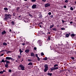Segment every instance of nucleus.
I'll return each instance as SVG.
<instances>
[{"instance_id":"a19ab883","label":"nucleus","mask_w":76,"mask_h":76,"mask_svg":"<svg viewBox=\"0 0 76 76\" xmlns=\"http://www.w3.org/2000/svg\"><path fill=\"white\" fill-rule=\"evenodd\" d=\"M50 17L51 18H53V15H51Z\"/></svg>"},{"instance_id":"8fccbe9b","label":"nucleus","mask_w":76,"mask_h":76,"mask_svg":"<svg viewBox=\"0 0 76 76\" xmlns=\"http://www.w3.org/2000/svg\"><path fill=\"white\" fill-rule=\"evenodd\" d=\"M71 58L72 59V60H75V58H74V57H72Z\"/></svg>"},{"instance_id":"4d7b16f0","label":"nucleus","mask_w":76,"mask_h":76,"mask_svg":"<svg viewBox=\"0 0 76 76\" xmlns=\"http://www.w3.org/2000/svg\"><path fill=\"white\" fill-rule=\"evenodd\" d=\"M7 61V59L5 61H4V63H5V62L6 63V61Z\"/></svg>"},{"instance_id":"f8f14e48","label":"nucleus","mask_w":76,"mask_h":76,"mask_svg":"<svg viewBox=\"0 0 76 76\" xmlns=\"http://www.w3.org/2000/svg\"><path fill=\"white\" fill-rule=\"evenodd\" d=\"M29 51V50H25V52L26 53H28Z\"/></svg>"},{"instance_id":"de8ad7c7","label":"nucleus","mask_w":76,"mask_h":76,"mask_svg":"<svg viewBox=\"0 0 76 76\" xmlns=\"http://www.w3.org/2000/svg\"><path fill=\"white\" fill-rule=\"evenodd\" d=\"M46 0H42V1H44V2H45Z\"/></svg>"},{"instance_id":"5701e85b","label":"nucleus","mask_w":76,"mask_h":76,"mask_svg":"<svg viewBox=\"0 0 76 76\" xmlns=\"http://www.w3.org/2000/svg\"><path fill=\"white\" fill-rule=\"evenodd\" d=\"M16 15V13H15V12H13V16H15Z\"/></svg>"},{"instance_id":"49530a36","label":"nucleus","mask_w":76,"mask_h":76,"mask_svg":"<svg viewBox=\"0 0 76 76\" xmlns=\"http://www.w3.org/2000/svg\"><path fill=\"white\" fill-rule=\"evenodd\" d=\"M22 45H25V43H22Z\"/></svg>"},{"instance_id":"5fc2aeb1","label":"nucleus","mask_w":76,"mask_h":76,"mask_svg":"<svg viewBox=\"0 0 76 76\" xmlns=\"http://www.w3.org/2000/svg\"><path fill=\"white\" fill-rule=\"evenodd\" d=\"M3 72H6V71L5 70H3Z\"/></svg>"},{"instance_id":"864d4df0","label":"nucleus","mask_w":76,"mask_h":76,"mask_svg":"<svg viewBox=\"0 0 76 76\" xmlns=\"http://www.w3.org/2000/svg\"><path fill=\"white\" fill-rule=\"evenodd\" d=\"M70 23L71 24H72V23H73V22H72V21H71L70 22Z\"/></svg>"},{"instance_id":"4c0bfd02","label":"nucleus","mask_w":76,"mask_h":76,"mask_svg":"<svg viewBox=\"0 0 76 76\" xmlns=\"http://www.w3.org/2000/svg\"><path fill=\"white\" fill-rule=\"evenodd\" d=\"M2 62L3 63H4V59H2Z\"/></svg>"},{"instance_id":"20e7f679","label":"nucleus","mask_w":76,"mask_h":76,"mask_svg":"<svg viewBox=\"0 0 76 76\" xmlns=\"http://www.w3.org/2000/svg\"><path fill=\"white\" fill-rule=\"evenodd\" d=\"M58 67H52L50 68L51 70V71H53V70H57V69H58Z\"/></svg>"},{"instance_id":"e2e57ef3","label":"nucleus","mask_w":76,"mask_h":76,"mask_svg":"<svg viewBox=\"0 0 76 76\" xmlns=\"http://www.w3.org/2000/svg\"><path fill=\"white\" fill-rule=\"evenodd\" d=\"M11 31H12V30H11V29H10V32H11Z\"/></svg>"},{"instance_id":"0e129e2a","label":"nucleus","mask_w":76,"mask_h":76,"mask_svg":"<svg viewBox=\"0 0 76 76\" xmlns=\"http://www.w3.org/2000/svg\"><path fill=\"white\" fill-rule=\"evenodd\" d=\"M5 51H7V52L8 51H7V50H5Z\"/></svg>"},{"instance_id":"052dcab7","label":"nucleus","mask_w":76,"mask_h":76,"mask_svg":"<svg viewBox=\"0 0 76 76\" xmlns=\"http://www.w3.org/2000/svg\"><path fill=\"white\" fill-rule=\"evenodd\" d=\"M8 51V52H7V53H10V51Z\"/></svg>"},{"instance_id":"dca6fc26","label":"nucleus","mask_w":76,"mask_h":76,"mask_svg":"<svg viewBox=\"0 0 76 76\" xmlns=\"http://www.w3.org/2000/svg\"><path fill=\"white\" fill-rule=\"evenodd\" d=\"M3 45H7V43L5 42H4L3 43Z\"/></svg>"},{"instance_id":"0eeeda50","label":"nucleus","mask_w":76,"mask_h":76,"mask_svg":"<svg viewBox=\"0 0 76 76\" xmlns=\"http://www.w3.org/2000/svg\"><path fill=\"white\" fill-rule=\"evenodd\" d=\"M6 59L7 60H13V58L10 57H6Z\"/></svg>"},{"instance_id":"e433bc0d","label":"nucleus","mask_w":76,"mask_h":76,"mask_svg":"<svg viewBox=\"0 0 76 76\" xmlns=\"http://www.w3.org/2000/svg\"><path fill=\"white\" fill-rule=\"evenodd\" d=\"M48 15H51V12H49L48 13Z\"/></svg>"},{"instance_id":"2f4dec72","label":"nucleus","mask_w":76,"mask_h":76,"mask_svg":"<svg viewBox=\"0 0 76 76\" xmlns=\"http://www.w3.org/2000/svg\"><path fill=\"white\" fill-rule=\"evenodd\" d=\"M37 58L38 61H39V60H40V58H39V57H37Z\"/></svg>"},{"instance_id":"f257e3e1","label":"nucleus","mask_w":76,"mask_h":76,"mask_svg":"<svg viewBox=\"0 0 76 76\" xmlns=\"http://www.w3.org/2000/svg\"><path fill=\"white\" fill-rule=\"evenodd\" d=\"M11 16H12V15H11L5 14V18H4L5 20H7V19H11Z\"/></svg>"},{"instance_id":"412c9836","label":"nucleus","mask_w":76,"mask_h":76,"mask_svg":"<svg viewBox=\"0 0 76 76\" xmlns=\"http://www.w3.org/2000/svg\"><path fill=\"white\" fill-rule=\"evenodd\" d=\"M19 9H20V8L19 7H18L16 8V10H17V11H18V10H19Z\"/></svg>"},{"instance_id":"603ef678","label":"nucleus","mask_w":76,"mask_h":76,"mask_svg":"<svg viewBox=\"0 0 76 76\" xmlns=\"http://www.w3.org/2000/svg\"><path fill=\"white\" fill-rule=\"evenodd\" d=\"M3 55H4V53L0 55V56H3Z\"/></svg>"},{"instance_id":"7c9ffc66","label":"nucleus","mask_w":76,"mask_h":76,"mask_svg":"<svg viewBox=\"0 0 76 76\" xmlns=\"http://www.w3.org/2000/svg\"><path fill=\"white\" fill-rule=\"evenodd\" d=\"M41 15V14H40V15H40L39 16V18H42V15Z\"/></svg>"},{"instance_id":"37998d69","label":"nucleus","mask_w":76,"mask_h":76,"mask_svg":"<svg viewBox=\"0 0 76 76\" xmlns=\"http://www.w3.org/2000/svg\"><path fill=\"white\" fill-rule=\"evenodd\" d=\"M35 56H36V57H38V54H35Z\"/></svg>"},{"instance_id":"69168bd1","label":"nucleus","mask_w":76,"mask_h":76,"mask_svg":"<svg viewBox=\"0 0 76 76\" xmlns=\"http://www.w3.org/2000/svg\"><path fill=\"white\" fill-rule=\"evenodd\" d=\"M24 1H27V0H24Z\"/></svg>"},{"instance_id":"680f3d73","label":"nucleus","mask_w":76,"mask_h":76,"mask_svg":"<svg viewBox=\"0 0 76 76\" xmlns=\"http://www.w3.org/2000/svg\"><path fill=\"white\" fill-rule=\"evenodd\" d=\"M47 34H50V32H48Z\"/></svg>"},{"instance_id":"1a4fd4ad","label":"nucleus","mask_w":76,"mask_h":76,"mask_svg":"<svg viewBox=\"0 0 76 76\" xmlns=\"http://www.w3.org/2000/svg\"><path fill=\"white\" fill-rule=\"evenodd\" d=\"M15 23H16L15 22V21H12V22L11 23V25H12V26L15 25Z\"/></svg>"},{"instance_id":"ddd939ff","label":"nucleus","mask_w":76,"mask_h":76,"mask_svg":"<svg viewBox=\"0 0 76 76\" xmlns=\"http://www.w3.org/2000/svg\"><path fill=\"white\" fill-rule=\"evenodd\" d=\"M48 75L49 76H52V73H50V72L48 73Z\"/></svg>"},{"instance_id":"79ce46f5","label":"nucleus","mask_w":76,"mask_h":76,"mask_svg":"<svg viewBox=\"0 0 76 76\" xmlns=\"http://www.w3.org/2000/svg\"><path fill=\"white\" fill-rule=\"evenodd\" d=\"M62 23H64V22H66V21H64V20H62Z\"/></svg>"},{"instance_id":"2eb2a0df","label":"nucleus","mask_w":76,"mask_h":76,"mask_svg":"<svg viewBox=\"0 0 76 76\" xmlns=\"http://www.w3.org/2000/svg\"><path fill=\"white\" fill-rule=\"evenodd\" d=\"M28 65L31 66H32V62H30L28 64Z\"/></svg>"},{"instance_id":"338daca9","label":"nucleus","mask_w":76,"mask_h":76,"mask_svg":"<svg viewBox=\"0 0 76 76\" xmlns=\"http://www.w3.org/2000/svg\"><path fill=\"white\" fill-rule=\"evenodd\" d=\"M15 61H16V62H18V61L16 60Z\"/></svg>"},{"instance_id":"774afa93","label":"nucleus","mask_w":76,"mask_h":76,"mask_svg":"<svg viewBox=\"0 0 76 76\" xmlns=\"http://www.w3.org/2000/svg\"><path fill=\"white\" fill-rule=\"evenodd\" d=\"M75 4H76V1H75Z\"/></svg>"},{"instance_id":"4468645a","label":"nucleus","mask_w":76,"mask_h":76,"mask_svg":"<svg viewBox=\"0 0 76 76\" xmlns=\"http://www.w3.org/2000/svg\"><path fill=\"white\" fill-rule=\"evenodd\" d=\"M19 51H20V54H21L22 53H23V51L21 49H19Z\"/></svg>"},{"instance_id":"b1692460","label":"nucleus","mask_w":76,"mask_h":76,"mask_svg":"<svg viewBox=\"0 0 76 76\" xmlns=\"http://www.w3.org/2000/svg\"><path fill=\"white\" fill-rule=\"evenodd\" d=\"M71 36L72 37H75V34H72Z\"/></svg>"},{"instance_id":"c9c22d12","label":"nucleus","mask_w":76,"mask_h":76,"mask_svg":"<svg viewBox=\"0 0 76 76\" xmlns=\"http://www.w3.org/2000/svg\"><path fill=\"white\" fill-rule=\"evenodd\" d=\"M0 74H3V71H0Z\"/></svg>"},{"instance_id":"c85d7f7f","label":"nucleus","mask_w":76,"mask_h":76,"mask_svg":"<svg viewBox=\"0 0 76 76\" xmlns=\"http://www.w3.org/2000/svg\"><path fill=\"white\" fill-rule=\"evenodd\" d=\"M32 2H35L36 1V0H31Z\"/></svg>"},{"instance_id":"bb28decb","label":"nucleus","mask_w":76,"mask_h":76,"mask_svg":"<svg viewBox=\"0 0 76 76\" xmlns=\"http://www.w3.org/2000/svg\"><path fill=\"white\" fill-rule=\"evenodd\" d=\"M28 61H29L30 62L31 61H32V60L31 59H28Z\"/></svg>"},{"instance_id":"f3484780","label":"nucleus","mask_w":76,"mask_h":76,"mask_svg":"<svg viewBox=\"0 0 76 76\" xmlns=\"http://www.w3.org/2000/svg\"><path fill=\"white\" fill-rule=\"evenodd\" d=\"M48 59V58L47 57H45L43 59L44 60H47Z\"/></svg>"},{"instance_id":"393cba45","label":"nucleus","mask_w":76,"mask_h":76,"mask_svg":"<svg viewBox=\"0 0 76 76\" xmlns=\"http://www.w3.org/2000/svg\"><path fill=\"white\" fill-rule=\"evenodd\" d=\"M53 31H57V28H53Z\"/></svg>"},{"instance_id":"aec40b11","label":"nucleus","mask_w":76,"mask_h":76,"mask_svg":"<svg viewBox=\"0 0 76 76\" xmlns=\"http://www.w3.org/2000/svg\"><path fill=\"white\" fill-rule=\"evenodd\" d=\"M5 66V67H8V64H6Z\"/></svg>"},{"instance_id":"4be33fe9","label":"nucleus","mask_w":76,"mask_h":76,"mask_svg":"<svg viewBox=\"0 0 76 76\" xmlns=\"http://www.w3.org/2000/svg\"><path fill=\"white\" fill-rule=\"evenodd\" d=\"M4 9L5 10H8V9L7 8H4Z\"/></svg>"},{"instance_id":"13d9d810","label":"nucleus","mask_w":76,"mask_h":76,"mask_svg":"<svg viewBox=\"0 0 76 76\" xmlns=\"http://www.w3.org/2000/svg\"><path fill=\"white\" fill-rule=\"evenodd\" d=\"M39 26V27H40V28H42V26H41V25H40Z\"/></svg>"},{"instance_id":"c756f323","label":"nucleus","mask_w":76,"mask_h":76,"mask_svg":"<svg viewBox=\"0 0 76 76\" xmlns=\"http://www.w3.org/2000/svg\"><path fill=\"white\" fill-rule=\"evenodd\" d=\"M71 10H73V8L72 7H71L70 8Z\"/></svg>"},{"instance_id":"7ed1b4c3","label":"nucleus","mask_w":76,"mask_h":76,"mask_svg":"<svg viewBox=\"0 0 76 76\" xmlns=\"http://www.w3.org/2000/svg\"><path fill=\"white\" fill-rule=\"evenodd\" d=\"M44 67H45V69H44V72H46L48 70V66L47 64H45L44 66Z\"/></svg>"},{"instance_id":"9b49d317","label":"nucleus","mask_w":76,"mask_h":76,"mask_svg":"<svg viewBox=\"0 0 76 76\" xmlns=\"http://www.w3.org/2000/svg\"><path fill=\"white\" fill-rule=\"evenodd\" d=\"M31 57H32V56L34 57V56H35V55L33 53H31Z\"/></svg>"},{"instance_id":"39448f33","label":"nucleus","mask_w":76,"mask_h":76,"mask_svg":"<svg viewBox=\"0 0 76 76\" xmlns=\"http://www.w3.org/2000/svg\"><path fill=\"white\" fill-rule=\"evenodd\" d=\"M38 44H39V46H42V41L41 40H39L37 41Z\"/></svg>"},{"instance_id":"09e8293b","label":"nucleus","mask_w":76,"mask_h":76,"mask_svg":"<svg viewBox=\"0 0 76 76\" xmlns=\"http://www.w3.org/2000/svg\"><path fill=\"white\" fill-rule=\"evenodd\" d=\"M29 16L32 17V15H31V14H29Z\"/></svg>"},{"instance_id":"58836bf2","label":"nucleus","mask_w":76,"mask_h":76,"mask_svg":"<svg viewBox=\"0 0 76 76\" xmlns=\"http://www.w3.org/2000/svg\"><path fill=\"white\" fill-rule=\"evenodd\" d=\"M65 29V28H61V30H64Z\"/></svg>"},{"instance_id":"6e6d98bb","label":"nucleus","mask_w":76,"mask_h":76,"mask_svg":"<svg viewBox=\"0 0 76 76\" xmlns=\"http://www.w3.org/2000/svg\"><path fill=\"white\" fill-rule=\"evenodd\" d=\"M3 51H5V50H2L1 51V52H3Z\"/></svg>"},{"instance_id":"6ab92c4d","label":"nucleus","mask_w":76,"mask_h":76,"mask_svg":"<svg viewBox=\"0 0 76 76\" xmlns=\"http://www.w3.org/2000/svg\"><path fill=\"white\" fill-rule=\"evenodd\" d=\"M54 26V25H50V28H53V27Z\"/></svg>"},{"instance_id":"a211bd4d","label":"nucleus","mask_w":76,"mask_h":76,"mask_svg":"<svg viewBox=\"0 0 76 76\" xmlns=\"http://www.w3.org/2000/svg\"><path fill=\"white\" fill-rule=\"evenodd\" d=\"M66 37H69V34H66Z\"/></svg>"},{"instance_id":"3c124183","label":"nucleus","mask_w":76,"mask_h":76,"mask_svg":"<svg viewBox=\"0 0 76 76\" xmlns=\"http://www.w3.org/2000/svg\"><path fill=\"white\" fill-rule=\"evenodd\" d=\"M64 8H66V7H66V6L65 5L64 6Z\"/></svg>"},{"instance_id":"473e14b6","label":"nucleus","mask_w":76,"mask_h":76,"mask_svg":"<svg viewBox=\"0 0 76 76\" xmlns=\"http://www.w3.org/2000/svg\"><path fill=\"white\" fill-rule=\"evenodd\" d=\"M9 72H10V73H11L12 72V70L9 69Z\"/></svg>"},{"instance_id":"423d86ee","label":"nucleus","mask_w":76,"mask_h":76,"mask_svg":"<svg viewBox=\"0 0 76 76\" xmlns=\"http://www.w3.org/2000/svg\"><path fill=\"white\" fill-rule=\"evenodd\" d=\"M51 4L50 3H47L45 5V7H49V6H50Z\"/></svg>"},{"instance_id":"f704fd0d","label":"nucleus","mask_w":76,"mask_h":76,"mask_svg":"<svg viewBox=\"0 0 76 76\" xmlns=\"http://www.w3.org/2000/svg\"><path fill=\"white\" fill-rule=\"evenodd\" d=\"M56 66H58V64H56L54 65V67H56Z\"/></svg>"},{"instance_id":"bf43d9fd","label":"nucleus","mask_w":76,"mask_h":76,"mask_svg":"<svg viewBox=\"0 0 76 76\" xmlns=\"http://www.w3.org/2000/svg\"><path fill=\"white\" fill-rule=\"evenodd\" d=\"M18 17H19V18H20V17H21V16L20 15V16H18Z\"/></svg>"},{"instance_id":"cd10ccee","label":"nucleus","mask_w":76,"mask_h":76,"mask_svg":"<svg viewBox=\"0 0 76 76\" xmlns=\"http://www.w3.org/2000/svg\"><path fill=\"white\" fill-rule=\"evenodd\" d=\"M6 64H8V63H10V61H6Z\"/></svg>"},{"instance_id":"72a5a7b5","label":"nucleus","mask_w":76,"mask_h":76,"mask_svg":"<svg viewBox=\"0 0 76 76\" xmlns=\"http://www.w3.org/2000/svg\"><path fill=\"white\" fill-rule=\"evenodd\" d=\"M48 40H50L51 38H50V37L49 36L48 37Z\"/></svg>"},{"instance_id":"a18cd8bd","label":"nucleus","mask_w":76,"mask_h":76,"mask_svg":"<svg viewBox=\"0 0 76 76\" xmlns=\"http://www.w3.org/2000/svg\"><path fill=\"white\" fill-rule=\"evenodd\" d=\"M34 50H37V48H36V47H34Z\"/></svg>"},{"instance_id":"c03bdc74","label":"nucleus","mask_w":76,"mask_h":76,"mask_svg":"<svg viewBox=\"0 0 76 76\" xmlns=\"http://www.w3.org/2000/svg\"><path fill=\"white\" fill-rule=\"evenodd\" d=\"M18 58H20V55L18 56Z\"/></svg>"},{"instance_id":"6e6552de","label":"nucleus","mask_w":76,"mask_h":76,"mask_svg":"<svg viewBox=\"0 0 76 76\" xmlns=\"http://www.w3.org/2000/svg\"><path fill=\"white\" fill-rule=\"evenodd\" d=\"M1 33L2 34V35H4V34H7V32L5 31V30H4Z\"/></svg>"},{"instance_id":"a878e982","label":"nucleus","mask_w":76,"mask_h":76,"mask_svg":"<svg viewBox=\"0 0 76 76\" xmlns=\"http://www.w3.org/2000/svg\"><path fill=\"white\" fill-rule=\"evenodd\" d=\"M44 53H43V52H42L41 53V56H44Z\"/></svg>"},{"instance_id":"9d476101","label":"nucleus","mask_w":76,"mask_h":76,"mask_svg":"<svg viewBox=\"0 0 76 76\" xmlns=\"http://www.w3.org/2000/svg\"><path fill=\"white\" fill-rule=\"evenodd\" d=\"M36 6H37V5H33L32 6V9H35V8H36Z\"/></svg>"},{"instance_id":"f03ea898","label":"nucleus","mask_w":76,"mask_h":76,"mask_svg":"<svg viewBox=\"0 0 76 76\" xmlns=\"http://www.w3.org/2000/svg\"><path fill=\"white\" fill-rule=\"evenodd\" d=\"M18 69L19 70H25V66L21 64L19 65L18 67Z\"/></svg>"},{"instance_id":"ea45409f","label":"nucleus","mask_w":76,"mask_h":76,"mask_svg":"<svg viewBox=\"0 0 76 76\" xmlns=\"http://www.w3.org/2000/svg\"><path fill=\"white\" fill-rule=\"evenodd\" d=\"M65 2L66 3H68V0H66L65 1Z\"/></svg>"}]
</instances>
